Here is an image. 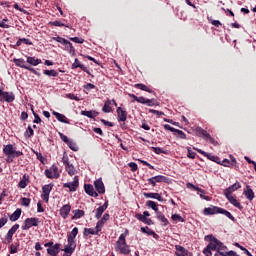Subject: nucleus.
I'll return each mask as SVG.
<instances>
[{
    "label": "nucleus",
    "mask_w": 256,
    "mask_h": 256,
    "mask_svg": "<svg viewBox=\"0 0 256 256\" xmlns=\"http://www.w3.org/2000/svg\"><path fill=\"white\" fill-rule=\"evenodd\" d=\"M21 213H23L21 208H17L12 214H7L6 217H8L12 222L19 221Z\"/></svg>",
    "instance_id": "obj_22"
},
{
    "label": "nucleus",
    "mask_w": 256,
    "mask_h": 256,
    "mask_svg": "<svg viewBox=\"0 0 256 256\" xmlns=\"http://www.w3.org/2000/svg\"><path fill=\"white\" fill-rule=\"evenodd\" d=\"M81 115H83L84 117H88L89 119H95V117L99 115V112L95 110H90V111L82 110Z\"/></svg>",
    "instance_id": "obj_27"
},
{
    "label": "nucleus",
    "mask_w": 256,
    "mask_h": 256,
    "mask_svg": "<svg viewBox=\"0 0 256 256\" xmlns=\"http://www.w3.org/2000/svg\"><path fill=\"white\" fill-rule=\"evenodd\" d=\"M60 251H61L60 243H56L54 246H51L50 248L47 249V253L50 256H57L59 255Z\"/></svg>",
    "instance_id": "obj_18"
},
{
    "label": "nucleus",
    "mask_w": 256,
    "mask_h": 256,
    "mask_svg": "<svg viewBox=\"0 0 256 256\" xmlns=\"http://www.w3.org/2000/svg\"><path fill=\"white\" fill-rule=\"evenodd\" d=\"M44 174L47 177V179H59V175H55V173H53V170L51 168L46 169Z\"/></svg>",
    "instance_id": "obj_39"
},
{
    "label": "nucleus",
    "mask_w": 256,
    "mask_h": 256,
    "mask_svg": "<svg viewBox=\"0 0 256 256\" xmlns=\"http://www.w3.org/2000/svg\"><path fill=\"white\" fill-rule=\"evenodd\" d=\"M9 222V218L7 215H4V217L0 218V229H3L5 225Z\"/></svg>",
    "instance_id": "obj_53"
},
{
    "label": "nucleus",
    "mask_w": 256,
    "mask_h": 256,
    "mask_svg": "<svg viewBox=\"0 0 256 256\" xmlns=\"http://www.w3.org/2000/svg\"><path fill=\"white\" fill-rule=\"evenodd\" d=\"M10 255H15L19 251V243L17 245L11 244L10 247Z\"/></svg>",
    "instance_id": "obj_52"
},
{
    "label": "nucleus",
    "mask_w": 256,
    "mask_h": 256,
    "mask_svg": "<svg viewBox=\"0 0 256 256\" xmlns=\"http://www.w3.org/2000/svg\"><path fill=\"white\" fill-rule=\"evenodd\" d=\"M31 227H39V218H36V217L26 218L21 229L22 231H29Z\"/></svg>",
    "instance_id": "obj_5"
},
{
    "label": "nucleus",
    "mask_w": 256,
    "mask_h": 256,
    "mask_svg": "<svg viewBox=\"0 0 256 256\" xmlns=\"http://www.w3.org/2000/svg\"><path fill=\"white\" fill-rule=\"evenodd\" d=\"M118 251L121 253V255H129V253H131V249H129V245L127 244L122 246V248H120Z\"/></svg>",
    "instance_id": "obj_49"
},
{
    "label": "nucleus",
    "mask_w": 256,
    "mask_h": 256,
    "mask_svg": "<svg viewBox=\"0 0 256 256\" xmlns=\"http://www.w3.org/2000/svg\"><path fill=\"white\" fill-rule=\"evenodd\" d=\"M143 195L146 199H156L157 201L163 202V197L159 193L144 192Z\"/></svg>",
    "instance_id": "obj_23"
},
{
    "label": "nucleus",
    "mask_w": 256,
    "mask_h": 256,
    "mask_svg": "<svg viewBox=\"0 0 256 256\" xmlns=\"http://www.w3.org/2000/svg\"><path fill=\"white\" fill-rule=\"evenodd\" d=\"M19 229V224H15L11 227V229L8 230V232L12 235H15L17 233V230Z\"/></svg>",
    "instance_id": "obj_60"
},
{
    "label": "nucleus",
    "mask_w": 256,
    "mask_h": 256,
    "mask_svg": "<svg viewBox=\"0 0 256 256\" xmlns=\"http://www.w3.org/2000/svg\"><path fill=\"white\" fill-rule=\"evenodd\" d=\"M83 88L86 89V91H91V89H95V84L87 83Z\"/></svg>",
    "instance_id": "obj_64"
},
{
    "label": "nucleus",
    "mask_w": 256,
    "mask_h": 256,
    "mask_svg": "<svg viewBox=\"0 0 256 256\" xmlns=\"http://www.w3.org/2000/svg\"><path fill=\"white\" fill-rule=\"evenodd\" d=\"M3 153L4 155H6V157H8L6 160L7 163H13V159H15L16 157H21L23 155L21 151L15 150L13 144L4 145Z\"/></svg>",
    "instance_id": "obj_1"
},
{
    "label": "nucleus",
    "mask_w": 256,
    "mask_h": 256,
    "mask_svg": "<svg viewBox=\"0 0 256 256\" xmlns=\"http://www.w3.org/2000/svg\"><path fill=\"white\" fill-rule=\"evenodd\" d=\"M13 241V234L11 232H7L5 239L3 241L4 245H9V243H12Z\"/></svg>",
    "instance_id": "obj_47"
},
{
    "label": "nucleus",
    "mask_w": 256,
    "mask_h": 256,
    "mask_svg": "<svg viewBox=\"0 0 256 256\" xmlns=\"http://www.w3.org/2000/svg\"><path fill=\"white\" fill-rule=\"evenodd\" d=\"M84 190H85V193L90 197H99V194L95 191V188L91 184H85Z\"/></svg>",
    "instance_id": "obj_21"
},
{
    "label": "nucleus",
    "mask_w": 256,
    "mask_h": 256,
    "mask_svg": "<svg viewBox=\"0 0 256 256\" xmlns=\"http://www.w3.org/2000/svg\"><path fill=\"white\" fill-rule=\"evenodd\" d=\"M84 237H89V235H99V232L95 228H84Z\"/></svg>",
    "instance_id": "obj_36"
},
{
    "label": "nucleus",
    "mask_w": 256,
    "mask_h": 256,
    "mask_svg": "<svg viewBox=\"0 0 256 256\" xmlns=\"http://www.w3.org/2000/svg\"><path fill=\"white\" fill-rule=\"evenodd\" d=\"M63 188L69 189L70 193H75V191H77L79 188V178L74 177L72 182L64 183Z\"/></svg>",
    "instance_id": "obj_11"
},
{
    "label": "nucleus",
    "mask_w": 256,
    "mask_h": 256,
    "mask_svg": "<svg viewBox=\"0 0 256 256\" xmlns=\"http://www.w3.org/2000/svg\"><path fill=\"white\" fill-rule=\"evenodd\" d=\"M218 212L220 215H225V217L230 219V221H235V216L231 214V212L227 211L226 209L220 208Z\"/></svg>",
    "instance_id": "obj_33"
},
{
    "label": "nucleus",
    "mask_w": 256,
    "mask_h": 256,
    "mask_svg": "<svg viewBox=\"0 0 256 256\" xmlns=\"http://www.w3.org/2000/svg\"><path fill=\"white\" fill-rule=\"evenodd\" d=\"M188 131V133H193V135H196V137H201L202 139H205V141H208V143H211V145H214V147H217L219 145V142L215 140V138L211 137V134L207 132V130L203 129H196Z\"/></svg>",
    "instance_id": "obj_3"
},
{
    "label": "nucleus",
    "mask_w": 256,
    "mask_h": 256,
    "mask_svg": "<svg viewBox=\"0 0 256 256\" xmlns=\"http://www.w3.org/2000/svg\"><path fill=\"white\" fill-rule=\"evenodd\" d=\"M49 25H52L53 27H67V28H69V25L63 23L61 20L51 21V22H49Z\"/></svg>",
    "instance_id": "obj_43"
},
{
    "label": "nucleus",
    "mask_w": 256,
    "mask_h": 256,
    "mask_svg": "<svg viewBox=\"0 0 256 256\" xmlns=\"http://www.w3.org/2000/svg\"><path fill=\"white\" fill-rule=\"evenodd\" d=\"M149 185H152V187H155L157 183H169V178L163 175L154 176L148 179Z\"/></svg>",
    "instance_id": "obj_8"
},
{
    "label": "nucleus",
    "mask_w": 256,
    "mask_h": 256,
    "mask_svg": "<svg viewBox=\"0 0 256 256\" xmlns=\"http://www.w3.org/2000/svg\"><path fill=\"white\" fill-rule=\"evenodd\" d=\"M229 248H227V246L225 244H223V242H221V240H218L217 244H216V249L214 251L215 254L214 256H227L226 255V251H228Z\"/></svg>",
    "instance_id": "obj_10"
},
{
    "label": "nucleus",
    "mask_w": 256,
    "mask_h": 256,
    "mask_svg": "<svg viewBox=\"0 0 256 256\" xmlns=\"http://www.w3.org/2000/svg\"><path fill=\"white\" fill-rule=\"evenodd\" d=\"M172 131L173 135L177 137V139H187V135L185 132L179 130V129H170Z\"/></svg>",
    "instance_id": "obj_32"
},
{
    "label": "nucleus",
    "mask_w": 256,
    "mask_h": 256,
    "mask_svg": "<svg viewBox=\"0 0 256 256\" xmlns=\"http://www.w3.org/2000/svg\"><path fill=\"white\" fill-rule=\"evenodd\" d=\"M103 213H105V210L100 206L96 209L95 217L97 219H101V215H103Z\"/></svg>",
    "instance_id": "obj_54"
},
{
    "label": "nucleus",
    "mask_w": 256,
    "mask_h": 256,
    "mask_svg": "<svg viewBox=\"0 0 256 256\" xmlns=\"http://www.w3.org/2000/svg\"><path fill=\"white\" fill-rule=\"evenodd\" d=\"M146 207L153 209V211H155L156 214L159 213V206L157 205V203L155 201L148 200L146 202Z\"/></svg>",
    "instance_id": "obj_35"
},
{
    "label": "nucleus",
    "mask_w": 256,
    "mask_h": 256,
    "mask_svg": "<svg viewBox=\"0 0 256 256\" xmlns=\"http://www.w3.org/2000/svg\"><path fill=\"white\" fill-rule=\"evenodd\" d=\"M13 63H15L16 67H21L22 69H25V67H29L25 65V59L23 58H19V59L14 58Z\"/></svg>",
    "instance_id": "obj_37"
},
{
    "label": "nucleus",
    "mask_w": 256,
    "mask_h": 256,
    "mask_svg": "<svg viewBox=\"0 0 256 256\" xmlns=\"http://www.w3.org/2000/svg\"><path fill=\"white\" fill-rule=\"evenodd\" d=\"M128 166L130 167L131 171H133V172H135V171H137V169H139V167L137 166V163H135V162L128 163Z\"/></svg>",
    "instance_id": "obj_63"
},
{
    "label": "nucleus",
    "mask_w": 256,
    "mask_h": 256,
    "mask_svg": "<svg viewBox=\"0 0 256 256\" xmlns=\"http://www.w3.org/2000/svg\"><path fill=\"white\" fill-rule=\"evenodd\" d=\"M188 154L187 157L189 159H195L197 157V153L193 152L190 147L187 148Z\"/></svg>",
    "instance_id": "obj_57"
},
{
    "label": "nucleus",
    "mask_w": 256,
    "mask_h": 256,
    "mask_svg": "<svg viewBox=\"0 0 256 256\" xmlns=\"http://www.w3.org/2000/svg\"><path fill=\"white\" fill-rule=\"evenodd\" d=\"M66 145H68L71 151H79V146H77V143L73 142V140H70Z\"/></svg>",
    "instance_id": "obj_50"
},
{
    "label": "nucleus",
    "mask_w": 256,
    "mask_h": 256,
    "mask_svg": "<svg viewBox=\"0 0 256 256\" xmlns=\"http://www.w3.org/2000/svg\"><path fill=\"white\" fill-rule=\"evenodd\" d=\"M70 41H73V43H80V44L85 43V39L79 38V37L70 38Z\"/></svg>",
    "instance_id": "obj_61"
},
{
    "label": "nucleus",
    "mask_w": 256,
    "mask_h": 256,
    "mask_svg": "<svg viewBox=\"0 0 256 256\" xmlns=\"http://www.w3.org/2000/svg\"><path fill=\"white\" fill-rule=\"evenodd\" d=\"M194 151H197V153H200V155H203V157H207L209 161H213L214 163H217L218 165L221 164V158L219 156L214 155L213 153H207L199 148H193Z\"/></svg>",
    "instance_id": "obj_6"
},
{
    "label": "nucleus",
    "mask_w": 256,
    "mask_h": 256,
    "mask_svg": "<svg viewBox=\"0 0 256 256\" xmlns=\"http://www.w3.org/2000/svg\"><path fill=\"white\" fill-rule=\"evenodd\" d=\"M137 103H141L142 105H148V107H153V105H157V100L155 99H145V97L140 96L136 100Z\"/></svg>",
    "instance_id": "obj_14"
},
{
    "label": "nucleus",
    "mask_w": 256,
    "mask_h": 256,
    "mask_svg": "<svg viewBox=\"0 0 256 256\" xmlns=\"http://www.w3.org/2000/svg\"><path fill=\"white\" fill-rule=\"evenodd\" d=\"M224 195H225L226 199L229 201V203H231V205H233L240 211H243V205H241V203L239 201H237L236 197L232 196L231 194H224Z\"/></svg>",
    "instance_id": "obj_12"
},
{
    "label": "nucleus",
    "mask_w": 256,
    "mask_h": 256,
    "mask_svg": "<svg viewBox=\"0 0 256 256\" xmlns=\"http://www.w3.org/2000/svg\"><path fill=\"white\" fill-rule=\"evenodd\" d=\"M59 213L62 219H67V217H69V214L71 213V205L70 204L63 205L60 208Z\"/></svg>",
    "instance_id": "obj_16"
},
{
    "label": "nucleus",
    "mask_w": 256,
    "mask_h": 256,
    "mask_svg": "<svg viewBox=\"0 0 256 256\" xmlns=\"http://www.w3.org/2000/svg\"><path fill=\"white\" fill-rule=\"evenodd\" d=\"M204 241H209V244L203 250L204 255L212 256L213 253L211 251H215V249H217V243L219 242V239L213 236V234H210L204 237Z\"/></svg>",
    "instance_id": "obj_2"
},
{
    "label": "nucleus",
    "mask_w": 256,
    "mask_h": 256,
    "mask_svg": "<svg viewBox=\"0 0 256 256\" xmlns=\"http://www.w3.org/2000/svg\"><path fill=\"white\" fill-rule=\"evenodd\" d=\"M72 69H81L82 71L87 73V75H91L89 69L85 65L81 64V62L77 58L74 60V63L72 64Z\"/></svg>",
    "instance_id": "obj_17"
},
{
    "label": "nucleus",
    "mask_w": 256,
    "mask_h": 256,
    "mask_svg": "<svg viewBox=\"0 0 256 256\" xmlns=\"http://www.w3.org/2000/svg\"><path fill=\"white\" fill-rule=\"evenodd\" d=\"M43 74L46 75L47 77H59V72H57V70L55 69L44 70Z\"/></svg>",
    "instance_id": "obj_40"
},
{
    "label": "nucleus",
    "mask_w": 256,
    "mask_h": 256,
    "mask_svg": "<svg viewBox=\"0 0 256 256\" xmlns=\"http://www.w3.org/2000/svg\"><path fill=\"white\" fill-rule=\"evenodd\" d=\"M175 250L176 256H193V254L189 252V250H187L185 247L181 245H176Z\"/></svg>",
    "instance_id": "obj_13"
},
{
    "label": "nucleus",
    "mask_w": 256,
    "mask_h": 256,
    "mask_svg": "<svg viewBox=\"0 0 256 256\" xmlns=\"http://www.w3.org/2000/svg\"><path fill=\"white\" fill-rule=\"evenodd\" d=\"M134 87L136 89H140L141 91H146L147 93H153V90L145 84H135Z\"/></svg>",
    "instance_id": "obj_41"
},
{
    "label": "nucleus",
    "mask_w": 256,
    "mask_h": 256,
    "mask_svg": "<svg viewBox=\"0 0 256 256\" xmlns=\"http://www.w3.org/2000/svg\"><path fill=\"white\" fill-rule=\"evenodd\" d=\"M73 216L72 220L75 221L77 219H81L82 217H85V211L80 209H75L72 211Z\"/></svg>",
    "instance_id": "obj_28"
},
{
    "label": "nucleus",
    "mask_w": 256,
    "mask_h": 256,
    "mask_svg": "<svg viewBox=\"0 0 256 256\" xmlns=\"http://www.w3.org/2000/svg\"><path fill=\"white\" fill-rule=\"evenodd\" d=\"M171 218L173 221H179L180 223H185V220L179 214H174L172 215Z\"/></svg>",
    "instance_id": "obj_56"
},
{
    "label": "nucleus",
    "mask_w": 256,
    "mask_h": 256,
    "mask_svg": "<svg viewBox=\"0 0 256 256\" xmlns=\"http://www.w3.org/2000/svg\"><path fill=\"white\" fill-rule=\"evenodd\" d=\"M156 217L164 224V226L169 225V220L165 218V214H163L161 211L156 213Z\"/></svg>",
    "instance_id": "obj_38"
},
{
    "label": "nucleus",
    "mask_w": 256,
    "mask_h": 256,
    "mask_svg": "<svg viewBox=\"0 0 256 256\" xmlns=\"http://www.w3.org/2000/svg\"><path fill=\"white\" fill-rule=\"evenodd\" d=\"M21 205L29 207V205H31V200L29 198H21Z\"/></svg>",
    "instance_id": "obj_59"
},
{
    "label": "nucleus",
    "mask_w": 256,
    "mask_h": 256,
    "mask_svg": "<svg viewBox=\"0 0 256 256\" xmlns=\"http://www.w3.org/2000/svg\"><path fill=\"white\" fill-rule=\"evenodd\" d=\"M27 63H29V65H33V67H37V65H41V59H35V57L28 56Z\"/></svg>",
    "instance_id": "obj_34"
},
{
    "label": "nucleus",
    "mask_w": 256,
    "mask_h": 256,
    "mask_svg": "<svg viewBox=\"0 0 256 256\" xmlns=\"http://www.w3.org/2000/svg\"><path fill=\"white\" fill-rule=\"evenodd\" d=\"M118 121H127V111L121 107L116 110Z\"/></svg>",
    "instance_id": "obj_24"
},
{
    "label": "nucleus",
    "mask_w": 256,
    "mask_h": 256,
    "mask_svg": "<svg viewBox=\"0 0 256 256\" xmlns=\"http://www.w3.org/2000/svg\"><path fill=\"white\" fill-rule=\"evenodd\" d=\"M238 189H241V183H239V181H236L234 184H232L230 187L224 190V195H231L233 192L237 191Z\"/></svg>",
    "instance_id": "obj_19"
},
{
    "label": "nucleus",
    "mask_w": 256,
    "mask_h": 256,
    "mask_svg": "<svg viewBox=\"0 0 256 256\" xmlns=\"http://www.w3.org/2000/svg\"><path fill=\"white\" fill-rule=\"evenodd\" d=\"M33 135H34L33 129H28V130H26L25 133H24V137H25L26 139H29L30 137H33Z\"/></svg>",
    "instance_id": "obj_62"
},
{
    "label": "nucleus",
    "mask_w": 256,
    "mask_h": 256,
    "mask_svg": "<svg viewBox=\"0 0 256 256\" xmlns=\"http://www.w3.org/2000/svg\"><path fill=\"white\" fill-rule=\"evenodd\" d=\"M79 234V228L74 227L70 233L67 234L68 245L71 247H77L75 244V237Z\"/></svg>",
    "instance_id": "obj_9"
},
{
    "label": "nucleus",
    "mask_w": 256,
    "mask_h": 256,
    "mask_svg": "<svg viewBox=\"0 0 256 256\" xmlns=\"http://www.w3.org/2000/svg\"><path fill=\"white\" fill-rule=\"evenodd\" d=\"M94 186H95L97 193H99L100 195H104L105 184L103 183V179L100 178V179L94 181Z\"/></svg>",
    "instance_id": "obj_15"
},
{
    "label": "nucleus",
    "mask_w": 256,
    "mask_h": 256,
    "mask_svg": "<svg viewBox=\"0 0 256 256\" xmlns=\"http://www.w3.org/2000/svg\"><path fill=\"white\" fill-rule=\"evenodd\" d=\"M105 226V223L103 220H99L96 224V227L94 228L96 232L101 233L103 231V227Z\"/></svg>",
    "instance_id": "obj_48"
},
{
    "label": "nucleus",
    "mask_w": 256,
    "mask_h": 256,
    "mask_svg": "<svg viewBox=\"0 0 256 256\" xmlns=\"http://www.w3.org/2000/svg\"><path fill=\"white\" fill-rule=\"evenodd\" d=\"M54 184H46L42 187L41 199L44 203H49V195L53 191Z\"/></svg>",
    "instance_id": "obj_7"
},
{
    "label": "nucleus",
    "mask_w": 256,
    "mask_h": 256,
    "mask_svg": "<svg viewBox=\"0 0 256 256\" xmlns=\"http://www.w3.org/2000/svg\"><path fill=\"white\" fill-rule=\"evenodd\" d=\"M126 237H127V234H121L119 236L118 241L116 242V251H119L121 248L127 245Z\"/></svg>",
    "instance_id": "obj_20"
},
{
    "label": "nucleus",
    "mask_w": 256,
    "mask_h": 256,
    "mask_svg": "<svg viewBox=\"0 0 256 256\" xmlns=\"http://www.w3.org/2000/svg\"><path fill=\"white\" fill-rule=\"evenodd\" d=\"M76 248H77V247H75V246L66 245V246L64 247V249H62V251H64L63 256H72L73 253H75V249H76Z\"/></svg>",
    "instance_id": "obj_31"
},
{
    "label": "nucleus",
    "mask_w": 256,
    "mask_h": 256,
    "mask_svg": "<svg viewBox=\"0 0 256 256\" xmlns=\"http://www.w3.org/2000/svg\"><path fill=\"white\" fill-rule=\"evenodd\" d=\"M208 21H209V23H211V25H213L214 27L219 28V27H222V26H223V23H221V21H219V20H213V18H211V17H208Z\"/></svg>",
    "instance_id": "obj_46"
},
{
    "label": "nucleus",
    "mask_w": 256,
    "mask_h": 256,
    "mask_svg": "<svg viewBox=\"0 0 256 256\" xmlns=\"http://www.w3.org/2000/svg\"><path fill=\"white\" fill-rule=\"evenodd\" d=\"M102 111L104 113H111V111H113V108H111V100H107L105 103H104V106L102 108Z\"/></svg>",
    "instance_id": "obj_42"
},
{
    "label": "nucleus",
    "mask_w": 256,
    "mask_h": 256,
    "mask_svg": "<svg viewBox=\"0 0 256 256\" xmlns=\"http://www.w3.org/2000/svg\"><path fill=\"white\" fill-rule=\"evenodd\" d=\"M13 101H15V93L4 91V88L0 87V102L13 103Z\"/></svg>",
    "instance_id": "obj_4"
},
{
    "label": "nucleus",
    "mask_w": 256,
    "mask_h": 256,
    "mask_svg": "<svg viewBox=\"0 0 256 256\" xmlns=\"http://www.w3.org/2000/svg\"><path fill=\"white\" fill-rule=\"evenodd\" d=\"M29 185V175L24 174L20 182L18 183V187L20 189H25Z\"/></svg>",
    "instance_id": "obj_29"
},
{
    "label": "nucleus",
    "mask_w": 256,
    "mask_h": 256,
    "mask_svg": "<svg viewBox=\"0 0 256 256\" xmlns=\"http://www.w3.org/2000/svg\"><path fill=\"white\" fill-rule=\"evenodd\" d=\"M52 115H54L56 117V119L58 121H60V123H69V119H67V116L64 114H61L59 112H53Z\"/></svg>",
    "instance_id": "obj_30"
},
{
    "label": "nucleus",
    "mask_w": 256,
    "mask_h": 256,
    "mask_svg": "<svg viewBox=\"0 0 256 256\" xmlns=\"http://www.w3.org/2000/svg\"><path fill=\"white\" fill-rule=\"evenodd\" d=\"M220 209L221 207L212 206V207L205 208L203 213L204 215H217L219 214Z\"/></svg>",
    "instance_id": "obj_26"
},
{
    "label": "nucleus",
    "mask_w": 256,
    "mask_h": 256,
    "mask_svg": "<svg viewBox=\"0 0 256 256\" xmlns=\"http://www.w3.org/2000/svg\"><path fill=\"white\" fill-rule=\"evenodd\" d=\"M65 169L67 173L70 174L71 176L75 175V167L73 166V164H67L65 166Z\"/></svg>",
    "instance_id": "obj_51"
},
{
    "label": "nucleus",
    "mask_w": 256,
    "mask_h": 256,
    "mask_svg": "<svg viewBox=\"0 0 256 256\" xmlns=\"http://www.w3.org/2000/svg\"><path fill=\"white\" fill-rule=\"evenodd\" d=\"M67 51L70 53V55H75V47H73V43H71L69 40H67V43L64 44Z\"/></svg>",
    "instance_id": "obj_44"
},
{
    "label": "nucleus",
    "mask_w": 256,
    "mask_h": 256,
    "mask_svg": "<svg viewBox=\"0 0 256 256\" xmlns=\"http://www.w3.org/2000/svg\"><path fill=\"white\" fill-rule=\"evenodd\" d=\"M53 41H57V43H61L62 45H65L67 43V39L57 36V37H53Z\"/></svg>",
    "instance_id": "obj_55"
},
{
    "label": "nucleus",
    "mask_w": 256,
    "mask_h": 256,
    "mask_svg": "<svg viewBox=\"0 0 256 256\" xmlns=\"http://www.w3.org/2000/svg\"><path fill=\"white\" fill-rule=\"evenodd\" d=\"M152 150L156 155H161L163 153L164 155H169V150H163L162 148L159 147H152Z\"/></svg>",
    "instance_id": "obj_45"
},
{
    "label": "nucleus",
    "mask_w": 256,
    "mask_h": 256,
    "mask_svg": "<svg viewBox=\"0 0 256 256\" xmlns=\"http://www.w3.org/2000/svg\"><path fill=\"white\" fill-rule=\"evenodd\" d=\"M35 155L38 159V161H40L42 163V165H45V157H43V154L39 153V152H35Z\"/></svg>",
    "instance_id": "obj_58"
},
{
    "label": "nucleus",
    "mask_w": 256,
    "mask_h": 256,
    "mask_svg": "<svg viewBox=\"0 0 256 256\" xmlns=\"http://www.w3.org/2000/svg\"><path fill=\"white\" fill-rule=\"evenodd\" d=\"M243 195H245L248 201H253V199H255V192H253V189H251V186L249 185H247L246 189H244Z\"/></svg>",
    "instance_id": "obj_25"
}]
</instances>
